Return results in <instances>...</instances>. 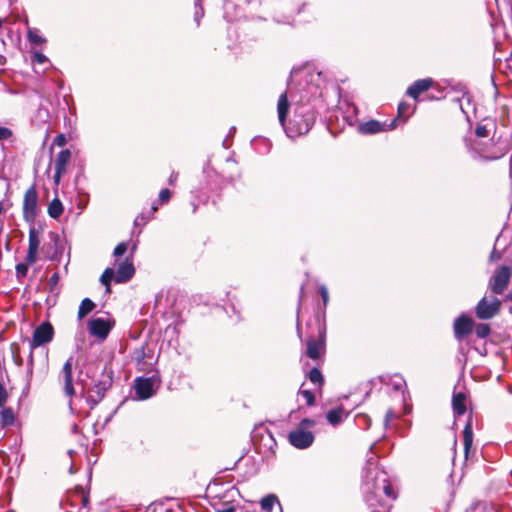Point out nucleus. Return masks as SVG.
<instances>
[{
	"instance_id": "51",
	"label": "nucleus",
	"mask_w": 512,
	"mask_h": 512,
	"mask_svg": "<svg viewBox=\"0 0 512 512\" xmlns=\"http://www.w3.org/2000/svg\"><path fill=\"white\" fill-rule=\"evenodd\" d=\"M507 298L512 302V292L507 296Z\"/></svg>"
},
{
	"instance_id": "20",
	"label": "nucleus",
	"mask_w": 512,
	"mask_h": 512,
	"mask_svg": "<svg viewBox=\"0 0 512 512\" xmlns=\"http://www.w3.org/2000/svg\"><path fill=\"white\" fill-rule=\"evenodd\" d=\"M260 505H261L262 510H264L266 512H272L273 507L277 505L280 512H282L281 504H280L277 496L274 494H269V495L265 496L264 498H262V500L260 501Z\"/></svg>"
},
{
	"instance_id": "3",
	"label": "nucleus",
	"mask_w": 512,
	"mask_h": 512,
	"mask_svg": "<svg viewBox=\"0 0 512 512\" xmlns=\"http://www.w3.org/2000/svg\"><path fill=\"white\" fill-rule=\"evenodd\" d=\"M38 193L35 186L28 188L23 199V218L33 223L37 215Z\"/></svg>"
},
{
	"instance_id": "48",
	"label": "nucleus",
	"mask_w": 512,
	"mask_h": 512,
	"mask_svg": "<svg viewBox=\"0 0 512 512\" xmlns=\"http://www.w3.org/2000/svg\"><path fill=\"white\" fill-rule=\"evenodd\" d=\"M196 7L198 6L201 10H202V7L200 5V0H196V3H195Z\"/></svg>"
},
{
	"instance_id": "45",
	"label": "nucleus",
	"mask_w": 512,
	"mask_h": 512,
	"mask_svg": "<svg viewBox=\"0 0 512 512\" xmlns=\"http://www.w3.org/2000/svg\"><path fill=\"white\" fill-rule=\"evenodd\" d=\"M178 174L173 172L169 177V183L172 185L177 180Z\"/></svg>"
},
{
	"instance_id": "24",
	"label": "nucleus",
	"mask_w": 512,
	"mask_h": 512,
	"mask_svg": "<svg viewBox=\"0 0 512 512\" xmlns=\"http://www.w3.org/2000/svg\"><path fill=\"white\" fill-rule=\"evenodd\" d=\"M15 415L12 408H4L1 412V424L2 426H9L14 423Z\"/></svg>"
},
{
	"instance_id": "50",
	"label": "nucleus",
	"mask_w": 512,
	"mask_h": 512,
	"mask_svg": "<svg viewBox=\"0 0 512 512\" xmlns=\"http://www.w3.org/2000/svg\"><path fill=\"white\" fill-rule=\"evenodd\" d=\"M157 209H158V207H157L155 204H153V206H152V210H153V211H156Z\"/></svg>"
},
{
	"instance_id": "19",
	"label": "nucleus",
	"mask_w": 512,
	"mask_h": 512,
	"mask_svg": "<svg viewBox=\"0 0 512 512\" xmlns=\"http://www.w3.org/2000/svg\"><path fill=\"white\" fill-rule=\"evenodd\" d=\"M463 444H464V453L465 457L467 458L469 455V451L472 448L473 445V431H472V425L470 422L466 424L463 430Z\"/></svg>"
},
{
	"instance_id": "35",
	"label": "nucleus",
	"mask_w": 512,
	"mask_h": 512,
	"mask_svg": "<svg viewBox=\"0 0 512 512\" xmlns=\"http://www.w3.org/2000/svg\"><path fill=\"white\" fill-rule=\"evenodd\" d=\"M171 193L168 189H162L159 193V200L161 203L168 202L170 199Z\"/></svg>"
},
{
	"instance_id": "11",
	"label": "nucleus",
	"mask_w": 512,
	"mask_h": 512,
	"mask_svg": "<svg viewBox=\"0 0 512 512\" xmlns=\"http://www.w3.org/2000/svg\"><path fill=\"white\" fill-rule=\"evenodd\" d=\"M396 120H393L389 125L381 123L376 120H370L359 125L358 130L362 134H376L381 131H386L395 128Z\"/></svg>"
},
{
	"instance_id": "38",
	"label": "nucleus",
	"mask_w": 512,
	"mask_h": 512,
	"mask_svg": "<svg viewBox=\"0 0 512 512\" xmlns=\"http://www.w3.org/2000/svg\"><path fill=\"white\" fill-rule=\"evenodd\" d=\"M475 134L478 137H487L488 136V130H487V128L485 126H478L475 129Z\"/></svg>"
},
{
	"instance_id": "40",
	"label": "nucleus",
	"mask_w": 512,
	"mask_h": 512,
	"mask_svg": "<svg viewBox=\"0 0 512 512\" xmlns=\"http://www.w3.org/2000/svg\"><path fill=\"white\" fill-rule=\"evenodd\" d=\"M216 512H235V507L230 504H225L222 507L217 508Z\"/></svg>"
},
{
	"instance_id": "37",
	"label": "nucleus",
	"mask_w": 512,
	"mask_h": 512,
	"mask_svg": "<svg viewBox=\"0 0 512 512\" xmlns=\"http://www.w3.org/2000/svg\"><path fill=\"white\" fill-rule=\"evenodd\" d=\"M319 292H320V295L322 297L323 304L326 306L327 303H328V300H329L328 290H327V288L325 286H321L320 289H319Z\"/></svg>"
},
{
	"instance_id": "33",
	"label": "nucleus",
	"mask_w": 512,
	"mask_h": 512,
	"mask_svg": "<svg viewBox=\"0 0 512 512\" xmlns=\"http://www.w3.org/2000/svg\"><path fill=\"white\" fill-rule=\"evenodd\" d=\"M8 399V393L6 388L2 383H0V407H3L4 404L7 402Z\"/></svg>"
},
{
	"instance_id": "47",
	"label": "nucleus",
	"mask_w": 512,
	"mask_h": 512,
	"mask_svg": "<svg viewBox=\"0 0 512 512\" xmlns=\"http://www.w3.org/2000/svg\"><path fill=\"white\" fill-rule=\"evenodd\" d=\"M308 130H309V124H308V123H306L304 128H302V127H301V128L299 129V133H300V134H302V133H306V132H308Z\"/></svg>"
},
{
	"instance_id": "7",
	"label": "nucleus",
	"mask_w": 512,
	"mask_h": 512,
	"mask_svg": "<svg viewBox=\"0 0 512 512\" xmlns=\"http://www.w3.org/2000/svg\"><path fill=\"white\" fill-rule=\"evenodd\" d=\"M53 334L54 330L50 323L45 322L39 325L34 330L32 340L30 341L31 350L52 341Z\"/></svg>"
},
{
	"instance_id": "8",
	"label": "nucleus",
	"mask_w": 512,
	"mask_h": 512,
	"mask_svg": "<svg viewBox=\"0 0 512 512\" xmlns=\"http://www.w3.org/2000/svg\"><path fill=\"white\" fill-rule=\"evenodd\" d=\"M114 322L108 318H93L88 322V329L92 336L99 339H105L110 330L112 329Z\"/></svg>"
},
{
	"instance_id": "53",
	"label": "nucleus",
	"mask_w": 512,
	"mask_h": 512,
	"mask_svg": "<svg viewBox=\"0 0 512 512\" xmlns=\"http://www.w3.org/2000/svg\"><path fill=\"white\" fill-rule=\"evenodd\" d=\"M87 501H88L87 497H84V498H83V503H84V504H86V503H87Z\"/></svg>"
},
{
	"instance_id": "21",
	"label": "nucleus",
	"mask_w": 512,
	"mask_h": 512,
	"mask_svg": "<svg viewBox=\"0 0 512 512\" xmlns=\"http://www.w3.org/2000/svg\"><path fill=\"white\" fill-rule=\"evenodd\" d=\"M63 213V205L58 198H54L48 206V214L56 219Z\"/></svg>"
},
{
	"instance_id": "4",
	"label": "nucleus",
	"mask_w": 512,
	"mask_h": 512,
	"mask_svg": "<svg viewBox=\"0 0 512 512\" xmlns=\"http://www.w3.org/2000/svg\"><path fill=\"white\" fill-rule=\"evenodd\" d=\"M510 278V267L501 266L498 269H496L489 282L492 292L495 294H502L508 287Z\"/></svg>"
},
{
	"instance_id": "2",
	"label": "nucleus",
	"mask_w": 512,
	"mask_h": 512,
	"mask_svg": "<svg viewBox=\"0 0 512 512\" xmlns=\"http://www.w3.org/2000/svg\"><path fill=\"white\" fill-rule=\"evenodd\" d=\"M314 421L310 419H304L301 422V426H313ZM289 442L298 449H305L311 446L314 441V435L312 432L305 430L303 427H299L289 433Z\"/></svg>"
},
{
	"instance_id": "23",
	"label": "nucleus",
	"mask_w": 512,
	"mask_h": 512,
	"mask_svg": "<svg viewBox=\"0 0 512 512\" xmlns=\"http://www.w3.org/2000/svg\"><path fill=\"white\" fill-rule=\"evenodd\" d=\"M344 410L342 408L332 409L327 413V420L332 425H337L342 422L344 418Z\"/></svg>"
},
{
	"instance_id": "13",
	"label": "nucleus",
	"mask_w": 512,
	"mask_h": 512,
	"mask_svg": "<svg viewBox=\"0 0 512 512\" xmlns=\"http://www.w3.org/2000/svg\"><path fill=\"white\" fill-rule=\"evenodd\" d=\"M134 273L135 269L132 262L126 259L119 264L115 273V281L117 283H125L133 277Z\"/></svg>"
},
{
	"instance_id": "6",
	"label": "nucleus",
	"mask_w": 512,
	"mask_h": 512,
	"mask_svg": "<svg viewBox=\"0 0 512 512\" xmlns=\"http://www.w3.org/2000/svg\"><path fill=\"white\" fill-rule=\"evenodd\" d=\"M500 301L492 298L490 301L486 297L482 298L476 306V315L479 319H491L498 314L500 310Z\"/></svg>"
},
{
	"instance_id": "49",
	"label": "nucleus",
	"mask_w": 512,
	"mask_h": 512,
	"mask_svg": "<svg viewBox=\"0 0 512 512\" xmlns=\"http://www.w3.org/2000/svg\"><path fill=\"white\" fill-rule=\"evenodd\" d=\"M4 208H3V204L2 202H0V214L3 212Z\"/></svg>"
},
{
	"instance_id": "15",
	"label": "nucleus",
	"mask_w": 512,
	"mask_h": 512,
	"mask_svg": "<svg viewBox=\"0 0 512 512\" xmlns=\"http://www.w3.org/2000/svg\"><path fill=\"white\" fill-rule=\"evenodd\" d=\"M432 84L433 81L430 78L417 80L408 88L407 94L410 97L417 99L418 96L422 92L427 91L432 86Z\"/></svg>"
},
{
	"instance_id": "26",
	"label": "nucleus",
	"mask_w": 512,
	"mask_h": 512,
	"mask_svg": "<svg viewBox=\"0 0 512 512\" xmlns=\"http://www.w3.org/2000/svg\"><path fill=\"white\" fill-rule=\"evenodd\" d=\"M28 39L31 43L33 44H43L45 43V38H43L37 29H32V28H29L28 29Z\"/></svg>"
},
{
	"instance_id": "44",
	"label": "nucleus",
	"mask_w": 512,
	"mask_h": 512,
	"mask_svg": "<svg viewBox=\"0 0 512 512\" xmlns=\"http://www.w3.org/2000/svg\"><path fill=\"white\" fill-rule=\"evenodd\" d=\"M59 276L58 273H53L50 277V283L56 284L58 282Z\"/></svg>"
},
{
	"instance_id": "39",
	"label": "nucleus",
	"mask_w": 512,
	"mask_h": 512,
	"mask_svg": "<svg viewBox=\"0 0 512 512\" xmlns=\"http://www.w3.org/2000/svg\"><path fill=\"white\" fill-rule=\"evenodd\" d=\"M11 131L8 128L0 127V140L7 139L11 136Z\"/></svg>"
},
{
	"instance_id": "34",
	"label": "nucleus",
	"mask_w": 512,
	"mask_h": 512,
	"mask_svg": "<svg viewBox=\"0 0 512 512\" xmlns=\"http://www.w3.org/2000/svg\"><path fill=\"white\" fill-rule=\"evenodd\" d=\"M33 61L38 64H43L48 61V58L41 52H35L33 54Z\"/></svg>"
},
{
	"instance_id": "17",
	"label": "nucleus",
	"mask_w": 512,
	"mask_h": 512,
	"mask_svg": "<svg viewBox=\"0 0 512 512\" xmlns=\"http://www.w3.org/2000/svg\"><path fill=\"white\" fill-rule=\"evenodd\" d=\"M324 350L323 341H316L314 339H309L307 341V356L313 360L318 359Z\"/></svg>"
},
{
	"instance_id": "32",
	"label": "nucleus",
	"mask_w": 512,
	"mask_h": 512,
	"mask_svg": "<svg viewBox=\"0 0 512 512\" xmlns=\"http://www.w3.org/2000/svg\"><path fill=\"white\" fill-rule=\"evenodd\" d=\"M28 271V265L25 263H19L16 265L17 277H25Z\"/></svg>"
},
{
	"instance_id": "36",
	"label": "nucleus",
	"mask_w": 512,
	"mask_h": 512,
	"mask_svg": "<svg viewBox=\"0 0 512 512\" xmlns=\"http://www.w3.org/2000/svg\"><path fill=\"white\" fill-rule=\"evenodd\" d=\"M396 417H397L396 413H395L392 409H389V410L386 412V415H385V420H384L385 426H388V424H389L392 420H394Z\"/></svg>"
},
{
	"instance_id": "29",
	"label": "nucleus",
	"mask_w": 512,
	"mask_h": 512,
	"mask_svg": "<svg viewBox=\"0 0 512 512\" xmlns=\"http://www.w3.org/2000/svg\"><path fill=\"white\" fill-rule=\"evenodd\" d=\"M409 109H410L409 104H407L405 102H401L398 106V117L407 118V115L409 114Z\"/></svg>"
},
{
	"instance_id": "46",
	"label": "nucleus",
	"mask_w": 512,
	"mask_h": 512,
	"mask_svg": "<svg viewBox=\"0 0 512 512\" xmlns=\"http://www.w3.org/2000/svg\"><path fill=\"white\" fill-rule=\"evenodd\" d=\"M358 419H363L364 421H366L367 426H369V424H370V419H369V417H368V416H366V415H359V416H358Z\"/></svg>"
},
{
	"instance_id": "18",
	"label": "nucleus",
	"mask_w": 512,
	"mask_h": 512,
	"mask_svg": "<svg viewBox=\"0 0 512 512\" xmlns=\"http://www.w3.org/2000/svg\"><path fill=\"white\" fill-rule=\"evenodd\" d=\"M466 396L463 393H455L452 398L453 411L457 415H463L466 412Z\"/></svg>"
},
{
	"instance_id": "9",
	"label": "nucleus",
	"mask_w": 512,
	"mask_h": 512,
	"mask_svg": "<svg viewBox=\"0 0 512 512\" xmlns=\"http://www.w3.org/2000/svg\"><path fill=\"white\" fill-rule=\"evenodd\" d=\"M71 160V152L69 149L60 151L55 160V174L53 177L54 184L58 186L62 175L66 172L68 163Z\"/></svg>"
},
{
	"instance_id": "12",
	"label": "nucleus",
	"mask_w": 512,
	"mask_h": 512,
	"mask_svg": "<svg viewBox=\"0 0 512 512\" xmlns=\"http://www.w3.org/2000/svg\"><path fill=\"white\" fill-rule=\"evenodd\" d=\"M154 384L150 378H137L135 383V391L142 400L150 398L154 394Z\"/></svg>"
},
{
	"instance_id": "52",
	"label": "nucleus",
	"mask_w": 512,
	"mask_h": 512,
	"mask_svg": "<svg viewBox=\"0 0 512 512\" xmlns=\"http://www.w3.org/2000/svg\"><path fill=\"white\" fill-rule=\"evenodd\" d=\"M29 362L32 363L33 362V357H32V353L30 354V359H29Z\"/></svg>"
},
{
	"instance_id": "31",
	"label": "nucleus",
	"mask_w": 512,
	"mask_h": 512,
	"mask_svg": "<svg viewBox=\"0 0 512 512\" xmlns=\"http://www.w3.org/2000/svg\"><path fill=\"white\" fill-rule=\"evenodd\" d=\"M300 394L306 400V403L308 405H313L314 404L315 398H314V395H313V393L311 391H309V390H301Z\"/></svg>"
},
{
	"instance_id": "25",
	"label": "nucleus",
	"mask_w": 512,
	"mask_h": 512,
	"mask_svg": "<svg viewBox=\"0 0 512 512\" xmlns=\"http://www.w3.org/2000/svg\"><path fill=\"white\" fill-rule=\"evenodd\" d=\"M115 279V271L113 268H106L101 275L100 281L106 287V292H110V282Z\"/></svg>"
},
{
	"instance_id": "1",
	"label": "nucleus",
	"mask_w": 512,
	"mask_h": 512,
	"mask_svg": "<svg viewBox=\"0 0 512 512\" xmlns=\"http://www.w3.org/2000/svg\"><path fill=\"white\" fill-rule=\"evenodd\" d=\"M367 463L369 467L365 472L364 491L366 493V501L369 506H375L382 494L395 499L396 495L392 490L386 473L378 469L372 458L368 459Z\"/></svg>"
},
{
	"instance_id": "28",
	"label": "nucleus",
	"mask_w": 512,
	"mask_h": 512,
	"mask_svg": "<svg viewBox=\"0 0 512 512\" xmlns=\"http://www.w3.org/2000/svg\"><path fill=\"white\" fill-rule=\"evenodd\" d=\"M475 332L479 338H485L490 333V327L488 324H478L476 326Z\"/></svg>"
},
{
	"instance_id": "41",
	"label": "nucleus",
	"mask_w": 512,
	"mask_h": 512,
	"mask_svg": "<svg viewBox=\"0 0 512 512\" xmlns=\"http://www.w3.org/2000/svg\"><path fill=\"white\" fill-rule=\"evenodd\" d=\"M54 142L58 146H63L66 143V138L63 134H59L55 137Z\"/></svg>"
},
{
	"instance_id": "27",
	"label": "nucleus",
	"mask_w": 512,
	"mask_h": 512,
	"mask_svg": "<svg viewBox=\"0 0 512 512\" xmlns=\"http://www.w3.org/2000/svg\"><path fill=\"white\" fill-rule=\"evenodd\" d=\"M309 380L313 383V384H316V385H322L323 383V376L320 372L319 369L317 368H313L310 372H309Z\"/></svg>"
},
{
	"instance_id": "22",
	"label": "nucleus",
	"mask_w": 512,
	"mask_h": 512,
	"mask_svg": "<svg viewBox=\"0 0 512 512\" xmlns=\"http://www.w3.org/2000/svg\"><path fill=\"white\" fill-rule=\"evenodd\" d=\"M95 308V303L89 298H85L82 300L79 310H78V318L81 320L87 314H89Z\"/></svg>"
},
{
	"instance_id": "30",
	"label": "nucleus",
	"mask_w": 512,
	"mask_h": 512,
	"mask_svg": "<svg viewBox=\"0 0 512 512\" xmlns=\"http://www.w3.org/2000/svg\"><path fill=\"white\" fill-rule=\"evenodd\" d=\"M128 249V245L126 242L119 243L114 249V256L119 257L122 256Z\"/></svg>"
},
{
	"instance_id": "16",
	"label": "nucleus",
	"mask_w": 512,
	"mask_h": 512,
	"mask_svg": "<svg viewBox=\"0 0 512 512\" xmlns=\"http://www.w3.org/2000/svg\"><path fill=\"white\" fill-rule=\"evenodd\" d=\"M289 101L287 93L284 92L280 95L277 105L278 119L282 127H285L286 116L289 110Z\"/></svg>"
},
{
	"instance_id": "43",
	"label": "nucleus",
	"mask_w": 512,
	"mask_h": 512,
	"mask_svg": "<svg viewBox=\"0 0 512 512\" xmlns=\"http://www.w3.org/2000/svg\"><path fill=\"white\" fill-rule=\"evenodd\" d=\"M501 258V255L500 253H498L495 249L492 251L491 255H490V259L492 261H495V260H499Z\"/></svg>"
},
{
	"instance_id": "5",
	"label": "nucleus",
	"mask_w": 512,
	"mask_h": 512,
	"mask_svg": "<svg viewBox=\"0 0 512 512\" xmlns=\"http://www.w3.org/2000/svg\"><path fill=\"white\" fill-rule=\"evenodd\" d=\"M75 360L73 356H70L64 363L62 370L59 374V380L63 383L64 393L68 397L75 395V389L73 386V367Z\"/></svg>"
},
{
	"instance_id": "14",
	"label": "nucleus",
	"mask_w": 512,
	"mask_h": 512,
	"mask_svg": "<svg viewBox=\"0 0 512 512\" xmlns=\"http://www.w3.org/2000/svg\"><path fill=\"white\" fill-rule=\"evenodd\" d=\"M473 322L469 317L464 315L458 317L454 322V334L457 339H462L464 336L471 333Z\"/></svg>"
},
{
	"instance_id": "10",
	"label": "nucleus",
	"mask_w": 512,
	"mask_h": 512,
	"mask_svg": "<svg viewBox=\"0 0 512 512\" xmlns=\"http://www.w3.org/2000/svg\"><path fill=\"white\" fill-rule=\"evenodd\" d=\"M40 245V233L35 228L32 227L29 230V246L28 252L26 256L27 264H34L37 261V253Z\"/></svg>"
},
{
	"instance_id": "42",
	"label": "nucleus",
	"mask_w": 512,
	"mask_h": 512,
	"mask_svg": "<svg viewBox=\"0 0 512 512\" xmlns=\"http://www.w3.org/2000/svg\"><path fill=\"white\" fill-rule=\"evenodd\" d=\"M146 222H147V220L143 215L137 216L136 219L134 220L135 225L145 224Z\"/></svg>"
}]
</instances>
